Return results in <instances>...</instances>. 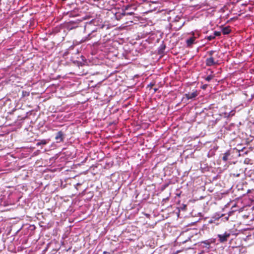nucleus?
<instances>
[{
    "instance_id": "1",
    "label": "nucleus",
    "mask_w": 254,
    "mask_h": 254,
    "mask_svg": "<svg viewBox=\"0 0 254 254\" xmlns=\"http://www.w3.org/2000/svg\"><path fill=\"white\" fill-rule=\"evenodd\" d=\"M92 26V24L91 22L87 23L84 25V32H86L90 31V32L88 34V35L86 36L82 37L81 40H80L81 43L85 42L88 41L93 38L97 36L98 35H100L102 30L103 28L101 27L96 28L95 29H92L91 27Z\"/></svg>"
},
{
    "instance_id": "2",
    "label": "nucleus",
    "mask_w": 254,
    "mask_h": 254,
    "mask_svg": "<svg viewBox=\"0 0 254 254\" xmlns=\"http://www.w3.org/2000/svg\"><path fill=\"white\" fill-rule=\"evenodd\" d=\"M81 21V20L77 19L75 20L70 21L65 24V27L69 30L76 28L78 26L79 23Z\"/></svg>"
},
{
    "instance_id": "3",
    "label": "nucleus",
    "mask_w": 254,
    "mask_h": 254,
    "mask_svg": "<svg viewBox=\"0 0 254 254\" xmlns=\"http://www.w3.org/2000/svg\"><path fill=\"white\" fill-rule=\"evenodd\" d=\"M231 236V233L229 232H225L223 234H218L217 238L220 243H223L227 242Z\"/></svg>"
},
{
    "instance_id": "4",
    "label": "nucleus",
    "mask_w": 254,
    "mask_h": 254,
    "mask_svg": "<svg viewBox=\"0 0 254 254\" xmlns=\"http://www.w3.org/2000/svg\"><path fill=\"white\" fill-rule=\"evenodd\" d=\"M218 64V61H215L214 57H209L206 59V66H211Z\"/></svg>"
},
{
    "instance_id": "5",
    "label": "nucleus",
    "mask_w": 254,
    "mask_h": 254,
    "mask_svg": "<svg viewBox=\"0 0 254 254\" xmlns=\"http://www.w3.org/2000/svg\"><path fill=\"white\" fill-rule=\"evenodd\" d=\"M64 134L62 131H58L55 136V139L57 143H60L64 141Z\"/></svg>"
},
{
    "instance_id": "6",
    "label": "nucleus",
    "mask_w": 254,
    "mask_h": 254,
    "mask_svg": "<svg viewBox=\"0 0 254 254\" xmlns=\"http://www.w3.org/2000/svg\"><path fill=\"white\" fill-rule=\"evenodd\" d=\"M197 90H195L192 92L186 93L185 94V96L188 99H192L195 98L197 96Z\"/></svg>"
},
{
    "instance_id": "7",
    "label": "nucleus",
    "mask_w": 254,
    "mask_h": 254,
    "mask_svg": "<svg viewBox=\"0 0 254 254\" xmlns=\"http://www.w3.org/2000/svg\"><path fill=\"white\" fill-rule=\"evenodd\" d=\"M125 15H126V12L124 10H122L121 12L119 11L115 13V17L118 20Z\"/></svg>"
},
{
    "instance_id": "8",
    "label": "nucleus",
    "mask_w": 254,
    "mask_h": 254,
    "mask_svg": "<svg viewBox=\"0 0 254 254\" xmlns=\"http://www.w3.org/2000/svg\"><path fill=\"white\" fill-rule=\"evenodd\" d=\"M195 40V37H191L186 40V44L187 47H190L194 43Z\"/></svg>"
},
{
    "instance_id": "9",
    "label": "nucleus",
    "mask_w": 254,
    "mask_h": 254,
    "mask_svg": "<svg viewBox=\"0 0 254 254\" xmlns=\"http://www.w3.org/2000/svg\"><path fill=\"white\" fill-rule=\"evenodd\" d=\"M231 155V152L230 150L227 151L225 153L223 154L222 160L224 162L227 161L230 159Z\"/></svg>"
},
{
    "instance_id": "10",
    "label": "nucleus",
    "mask_w": 254,
    "mask_h": 254,
    "mask_svg": "<svg viewBox=\"0 0 254 254\" xmlns=\"http://www.w3.org/2000/svg\"><path fill=\"white\" fill-rule=\"evenodd\" d=\"M222 216H223V214L220 215V214H215L214 215V216L212 217V218L209 220V223H211L213 221H214L216 220H218V219H219L220 218H221Z\"/></svg>"
},
{
    "instance_id": "11",
    "label": "nucleus",
    "mask_w": 254,
    "mask_h": 254,
    "mask_svg": "<svg viewBox=\"0 0 254 254\" xmlns=\"http://www.w3.org/2000/svg\"><path fill=\"white\" fill-rule=\"evenodd\" d=\"M222 32L223 34L227 35L230 33L231 29L229 26L225 27L222 28Z\"/></svg>"
},
{
    "instance_id": "12",
    "label": "nucleus",
    "mask_w": 254,
    "mask_h": 254,
    "mask_svg": "<svg viewBox=\"0 0 254 254\" xmlns=\"http://www.w3.org/2000/svg\"><path fill=\"white\" fill-rule=\"evenodd\" d=\"M235 114V110H232L231 111L227 113V112H225L224 113V115H225V117H232Z\"/></svg>"
},
{
    "instance_id": "13",
    "label": "nucleus",
    "mask_w": 254,
    "mask_h": 254,
    "mask_svg": "<svg viewBox=\"0 0 254 254\" xmlns=\"http://www.w3.org/2000/svg\"><path fill=\"white\" fill-rule=\"evenodd\" d=\"M214 242V241L211 240H207L203 242V243L206 245L205 247L209 248L211 243Z\"/></svg>"
},
{
    "instance_id": "14",
    "label": "nucleus",
    "mask_w": 254,
    "mask_h": 254,
    "mask_svg": "<svg viewBox=\"0 0 254 254\" xmlns=\"http://www.w3.org/2000/svg\"><path fill=\"white\" fill-rule=\"evenodd\" d=\"M48 143V141L46 139H43L41 141L38 142L36 144L37 146L40 145H45Z\"/></svg>"
},
{
    "instance_id": "15",
    "label": "nucleus",
    "mask_w": 254,
    "mask_h": 254,
    "mask_svg": "<svg viewBox=\"0 0 254 254\" xmlns=\"http://www.w3.org/2000/svg\"><path fill=\"white\" fill-rule=\"evenodd\" d=\"M205 39H207V40L208 41H211L213 39H215L214 37V35L213 34H212V35H209V36H207Z\"/></svg>"
},
{
    "instance_id": "16",
    "label": "nucleus",
    "mask_w": 254,
    "mask_h": 254,
    "mask_svg": "<svg viewBox=\"0 0 254 254\" xmlns=\"http://www.w3.org/2000/svg\"><path fill=\"white\" fill-rule=\"evenodd\" d=\"M213 75H208L207 77H206L205 78V79L207 81H210L213 78Z\"/></svg>"
},
{
    "instance_id": "17",
    "label": "nucleus",
    "mask_w": 254,
    "mask_h": 254,
    "mask_svg": "<svg viewBox=\"0 0 254 254\" xmlns=\"http://www.w3.org/2000/svg\"><path fill=\"white\" fill-rule=\"evenodd\" d=\"M213 34L214 35V38H215L216 36H219L221 35V32L219 31H214Z\"/></svg>"
},
{
    "instance_id": "18",
    "label": "nucleus",
    "mask_w": 254,
    "mask_h": 254,
    "mask_svg": "<svg viewBox=\"0 0 254 254\" xmlns=\"http://www.w3.org/2000/svg\"><path fill=\"white\" fill-rule=\"evenodd\" d=\"M215 52H216V51L212 50V51L207 52V54L210 56V57H213V55Z\"/></svg>"
},
{
    "instance_id": "19",
    "label": "nucleus",
    "mask_w": 254,
    "mask_h": 254,
    "mask_svg": "<svg viewBox=\"0 0 254 254\" xmlns=\"http://www.w3.org/2000/svg\"><path fill=\"white\" fill-rule=\"evenodd\" d=\"M180 18H180V17L178 16H176V17H175V19H174V22H176L179 21V20L180 19Z\"/></svg>"
},
{
    "instance_id": "20",
    "label": "nucleus",
    "mask_w": 254,
    "mask_h": 254,
    "mask_svg": "<svg viewBox=\"0 0 254 254\" xmlns=\"http://www.w3.org/2000/svg\"><path fill=\"white\" fill-rule=\"evenodd\" d=\"M207 86V84H204V85H203L202 86V87H201V88H202V89H205L206 88Z\"/></svg>"
},
{
    "instance_id": "21",
    "label": "nucleus",
    "mask_w": 254,
    "mask_h": 254,
    "mask_svg": "<svg viewBox=\"0 0 254 254\" xmlns=\"http://www.w3.org/2000/svg\"><path fill=\"white\" fill-rule=\"evenodd\" d=\"M184 22H183V23H182V24L179 26V27L178 29H180V28H181L183 27V26L184 25Z\"/></svg>"
},
{
    "instance_id": "22",
    "label": "nucleus",
    "mask_w": 254,
    "mask_h": 254,
    "mask_svg": "<svg viewBox=\"0 0 254 254\" xmlns=\"http://www.w3.org/2000/svg\"><path fill=\"white\" fill-rule=\"evenodd\" d=\"M132 14H133V12H126V15H132Z\"/></svg>"
},
{
    "instance_id": "23",
    "label": "nucleus",
    "mask_w": 254,
    "mask_h": 254,
    "mask_svg": "<svg viewBox=\"0 0 254 254\" xmlns=\"http://www.w3.org/2000/svg\"><path fill=\"white\" fill-rule=\"evenodd\" d=\"M161 47V49H164L165 48V46L164 45H162Z\"/></svg>"
},
{
    "instance_id": "24",
    "label": "nucleus",
    "mask_w": 254,
    "mask_h": 254,
    "mask_svg": "<svg viewBox=\"0 0 254 254\" xmlns=\"http://www.w3.org/2000/svg\"><path fill=\"white\" fill-rule=\"evenodd\" d=\"M228 218H229V216H227V217H225L226 220H228Z\"/></svg>"
},
{
    "instance_id": "25",
    "label": "nucleus",
    "mask_w": 254,
    "mask_h": 254,
    "mask_svg": "<svg viewBox=\"0 0 254 254\" xmlns=\"http://www.w3.org/2000/svg\"><path fill=\"white\" fill-rule=\"evenodd\" d=\"M187 241V240H185V241H183V242H182V243H186Z\"/></svg>"
},
{
    "instance_id": "26",
    "label": "nucleus",
    "mask_w": 254,
    "mask_h": 254,
    "mask_svg": "<svg viewBox=\"0 0 254 254\" xmlns=\"http://www.w3.org/2000/svg\"><path fill=\"white\" fill-rule=\"evenodd\" d=\"M107 252H106V251H105V252H103V254H107Z\"/></svg>"
},
{
    "instance_id": "27",
    "label": "nucleus",
    "mask_w": 254,
    "mask_h": 254,
    "mask_svg": "<svg viewBox=\"0 0 254 254\" xmlns=\"http://www.w3.org/2000/svg\"><path fill=\"white\" fill-rule=\"evenodd\" d=\"M80 185V184L79 183H77V184H76V185H77V186H79V185Z\"/></svg>"
},
{
    "instance_id": "28",
    "label": "nucleus",
    "mask_w": 254,
    "mask_h": 254,
    "mask_svg": "<svg viewBox=\"0 0 254 254\" xmlns=\"http://www.w3.org/2000/svg\"><path fill=\"white\" fill-rule=\"evenodd\" d=\"M218 53H217V54L216 55V57H218Z\"/></svg>"
},
{
    "instance_id": "29",
    "label": "nucleus",
    "mask_w": 254,
    "mask_h": 254,
    "mask_svg": "<svg viewBox=\"0 0 254 254\" xmlns=\"http://www.w3.org/2000/svg\"><path fill=\"white\" fill-rule=\"evenodd\" d=\"M0 199L1 200H2V199H3V198H2V197H1V198H0Z\"/></svg>"
},
{
    "instance_id": "30",
    "label": "nucleus",
    "mask_w": 254,
    "mask_h": 254,
    "mask_svg": "<svg viewBox=\"0 0 254 254\" xmlns=\"http://www.w3.org/2000/svg\"><path fill=\"white\" fill-rule=\"evenodd\" d=\"M153 84H150V86H153Z\"/></svg>"
},
{
    "instance_id": "31",
    "label": "nucleus",
    "mask_w": 254,
    "mask_h": 254,
    "mask_svg": "<svg viewBox=\"0 0 254 254\" xmlns=\"http://www.w3.org/2000/svg\"><path fill=\"white\" fill-rule=\"evenodd\" d=\"M157 90V89H155L154 91H156Z\"/></svg>"
}]
</instances>
